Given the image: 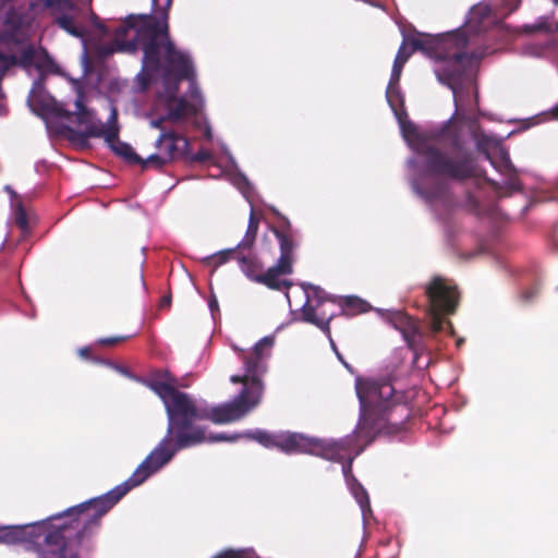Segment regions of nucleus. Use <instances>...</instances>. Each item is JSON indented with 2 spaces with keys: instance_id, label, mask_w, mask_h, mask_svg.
<instances>
[{
  "instance_id": "f257e3e1",
  "label": "nucleus",
  "mask_w": 558,
  "mask_h": 558,
  "mask_svg": "<svg viewBox=\"0 0 558 558\" xmlns=\"http://www.w3.org/2000/svg\"><path fill=\"white\" fill-rule=\"evenodd\" d=\"M113 48L105 53L114 51L135 52L143 50L142 76L143 87H147L151 76L163 71L166 80L173 78L175 84L182 80L193 83L195 73L190 57L178 50L170 39L167 15L161 23L150 14H130L121 26L116 29ZM178 86H174L175 94Z\"/></svg>"
},
{
  "instance_id": "f03ea898",
  "label": "nucleus",
  "mask_w": 558,
  "mask_h": 558,
  "mask_svg": "<svg viewBox=\"0 0 558 558\" xmlns=\"http://www.w3.org/2000/svg\"><path fill=\"white\" fill-rule=\"evenodd\" d=\"M411 421H359L353 434L339 440L308 437L300 433L277 434L276 448L282 452L307 453L330 461H342L347 453L359 456L377 438H392L409 428Z\"/></svg>"
},
{
  "instance_id": "7ed1b4c3",
  "label": "nucleus",
  "mask_w": 558,
  "mask_h": 558,
  "mask_svg": "<svg viewBox=\"0 0 558 558\" xmlns=\"http://www.w3.org/2000/svg\"><path fill=\"white\" fill-rule=\"evenodd\" d=\"M110 510V505L100 497L93 498L77 506L52 515L49 520H64L51 525L37 548L41 558H80L78 549L86 546L92 549L89 541L100 526L101 518Z\"/></svg>"
},
{
  "instance_id": "20e7f679",
  "label": "nucleus",
  "mask_w": 558,
  "mask_h": 558,
  "mask_svg": "<svg viewBox=\"0 0 558 558\" xmlns=\"http://www.w3.org/2000/svg\"><path fill=\"white\" fill-rule=\"evenodd\" d=\"M402 133L412 145L415 153L423 158L424 168L428 174L464 181L477 175V167L473 153L465 147L459 133L451 130L449 122L441 128L435 138L438 143L447 140L450 154L442 151L427 137L417 132L411 121H401Z\"/></svg>"
},
{
  "instance_id": "39448f33",
  "label": "nucleus",
  "mask_w": 558,
  "mask_h": 558,
  "mask_svg": "<svg viewBox=\"0 0 558 558\" xmlns=\"http://www.w3.org/2000/svg\"><path fill=\"white\" fill-rule=\"evenodd\" d=\"M274 342V337L266 336L250 354L243 349H235L243 361L245 374L232 375L230 380L242 384L243 389L232 401L210 408L208 413H204L205 418H241L259 403L264 390L260 377L266 373V360L270 356Z\"/></svg>"
},
{
  "instance_id": "423d86ee",
  "label": "nucleus",
  "mask_w": 558,
  "mask_h": 558,
  "mask_svg": "<svg viewBox=\"0 0 558 558\" xmlns=\"http://www.w3.org/2000/svg\"><path fill=\"white\" fill-rule=\"evenodd\" d=\"M408 41L412 51H421L430 59L444 61V64L435 70V74L441 84L452 90L458 106L465 63L470 61L466 53L469 39L465 33L457 31L444 36H408Z\"/></svg>"
},
{
  "instance_id": "0eeeda50",
  "label": "nucleus",
  "mask_w": 558,
  "mask_h": 558,
  "mask_svg": "<svg viewBox=\"0 0 558 558\" xmlns=\"http://www.w3.org/2000/svg\"><path fill=\"white\" fill-rule=\"evenodd\" d=\"M396 376H356L354 389L360 405L359 418H388L399 409H409L410 391L395 387Z\"/></svg>"
},
{
  "instance_id": "6e6552de",
  "label": "nucleus",
  "mask_w": 558,
  "mask_h": 558,
  "mask_svg": "<svg viewBox=\"0 0 558 558\" xmlns=\"http://www.w3.org/2000/svg\"><path fill=\"white\" fill-rule=\"evenodd\" d=\"M140 383L154 391L162 401L168 418H205L210 408L198 409L195 400L177 388V378L167 369L153 371Z\"/></svg>"
},
{
  "instance_id": "1a4fd4ad",
  "label": "nucleus",
  "mask_w": 558,
  "mask_h": 558,
  "mask_svg": "<svg viewBox=\"0 0 558 558\" xmlns=\"http://www.w3.org/2000/svg\"><path fill=\"white\" fill-rule=\"evenodd\" d=\"M282 221L280 228L271 227V231L279 243L280 256L275 265L264 270L263 276L257 278V283L288 294L293 282L287 277L293 272L294 250L298 244L290 221L287 218H283Z\"/></svg>"
},
{
  "instance_id": "9d476101",
  "label": "nucleus",
  "mask_w": 558,
  "mask_h": 558,
  "mask_svg": "<svg viewBox=\"0 0 558 558\" xmlns=\"http://www.w3.org/2000/svg\"><path fill=\"white\" fill-rule=\"evenodd\" d=\"M177 453L172 439L165 437L158 446L145 458V460L136 468L133 474L124 483L116 486L110 492L99 496L106 504L110 505V509L124 497L132 488L141 485L151 474L159 471L163 465L169 463Z\"/></svg>"
},
{
  "instance_id": "9b49d317",
  "label": "nucleus",
  "mask_w": 558,
  "mask_h": 558,
  "mask_svg": "<svg viewBox=\"0 0 558 558\" xmlns=\"http://www.w3.org/2000/svg\"><path fill=\"white\" fill-rule=\"evenodd\" d=\"M427 313L454 314L459 305L460 293L453 280L440 275L433 276L424 284Z\"/></svg>"
},
{
  "instance_id": "f8f14e48",
  "label": "nucleus",
  "mask_w": 558,
  "mask_h": 558,
  "mask_svg": "<svg viewBox=\"0 0 558 558\" xmlns=\"http://www.w3.org/2000/svg\"><path fill=\"white\" fill-rule=\"evenodd\" d=\"M168 436L175 450L201 444L206 439L205 430L195 421H168Z\"/></svg>"
},
{
  "instance_id": "ddd939ff",
  "label": "nucleus",
  "mask_w": 558,
  "mask_h": 558,
  "mask_svg": "<svg viewBox=\"0 0 558 558\" xmlns=\"http://www.w3.org/2000/svg\"><path fill=\"white\" fill-rule=\"evenodd\" d=\"M120 126L118 123V110L116 107L111 108L110 116L106 123V131L104 140L110 149L119 157H122L128 162L136 165L143 161V158L138 156L133 147L120 141L119 138Z\"/></svg>"
},
{
  "instance_id": "4468645a",
  "label": "nucleus",
  "mask_w": 558,
  "mask_h": 558,
  "mask_svg": "<svg viewBox=\"0 0 558 558\" xmlns=\"http://www.w3.org/2000/svg\"><path fill=\"white\" fill-rule=\"evenodd\" d=\"M388 320L402 333L408 347L412 351L416 352L420 349L423 339L418 324L402 311L391 312L388 315Z\"/></svg>"
},
{
  "instance_id": "2eb2a0df",
  "label": "nucleus",
  "mask_w": 558,
  "mask_h": 558,
  "mask_svg": "<svg viewBox=\"0 0 558 558\" xmlns=\"http://www.w3.org/2000/svg\"><path fill=\"white\" fill-rule=\"evenodd\" d=\"M189 141L175 131L162 132L156 141V147L172 161L187 153Z\"/></svg>"
},
{
  "instance_id": "dca6fc26",
  "label": "nucleus",
  "mask_w": 558,
  "mask_h": 558,
  "mask_svg": "<svg viewBox=\"0 0 558 558\" xmlns=\"http://www.w3.org/2000/svg\"><path fill=\"white\" fill-rule=\"evenodd\" d=\"M313 291L315 296L318 298L317 304L312 305L307 301L301 311L302 318L304 322L310 323L318 327L323 330L328 337H330V320L335 317V314H327L325 311H319L323 306V300L319 296V293L323 292L316 287H313Z\"/></svg>"
},
{
  "instance_id": "f3484780",
  "label": "nucleus",
  "mask_w": 558,
  "mask_h": 558,
  "mask_svg": "<svg viewBox=\"0 0 558 558\" xmlns=\"http://www.w3.org/2000/svg\"><path fill=\"white\" fill-rule=\"evenodd\" d=\"M415 191L429 204H441L450 207L453 197L447 182L437 180L429 185L415 186Z\"/></svg>"
},
{
  "instance_id": "a211bd4d",
  "label": "nucleus",
  "mask_w": 558,
  "mask_h": 558,
  "mask_svg": "<svg viewBox=\"0 0 558 558\" xmlns=\"http://www.w3.org/2000/svg\"><path fill=\"white\" fill-rule=\"evenodd\" d=\"M494 23L492 8L485 3L474 5L468 16L466 28L472 33H482Z\"/></svg>"
},
{
  "instance_id": "6ab92c4d",
  "label": "nucleus",
  "mask_w": 558,
  "mask_h": 558,
  "mask_svg": "<svg viewBox=\"0 0 558 558\" xmlns=\"http://www.w3.org/2000/svg\"><path fill=\"white\" fill-rule=\"evenodd\" d=\"M49 521L50 520L47 519V520H44V521H40L37 523H32V524L12 525L13 530L20 531V533H19L20 537H19V539H16V544L31 543V544L36 545L38 548L39 545L41 544L39 542L40 537H43V539H44L45 534L51 530L52 524H49L48 523Z\"/></svg>"
},
{
  "instance_id": "aec40b11",
  "label": "nucleus",
  "mask_w": 558,
  "mask_h": 558,
  "mask_svg": "<svg viewBox=\"0 0 558 558\" xmlns=\"http://www.w3.org/2000/svg\"><path fill=\"white\" fill-rule=\"evenodd\" d=\"M68 138L77 144L81 147L88 146V140L90 137L94 138H104L106 131V123H90L84 131H78L73 128H66Z\"/></svg>"
},
{
  "instance_id": "412c9836",
  "label": "nucleus",
  "mask_w": 558,
  "mask_h": 558,
  "mask_svg": "<svg viewBox=\"0 0 558 558\" xmlns=\"http://www.w3.org/2000/svg\"><path fill=\"white\" fill-rule=\"evenodd\" d=\"M235 259L240 264V268L243 274L253 282L257 283V278L263 276L264 265L263 263L251 252L241 251Z\"/></svg>"
},
{
  "instance_id": "4be33fe9",
  "label": "nucleus",
  "mask_w": 558,
  "mask_h": 558,
  "mask_svg": "<svg viewBox=\"0 0 558 558\" xmlns=\"http://www.w3.org/2000/svg\"><path fill=\"white\" fill-rule=\"evenodd\" d=\"M338 304L340 306L341 314L349 317L367 313L371 310L368 302L355 295L341 298Z\"/></svg>"
},
{
  "instance_id": "5701e85b",
  "label": "nucleus",
  "mask_w": 558,
  "mask_h": 558,
  "mask_svg": "<svg viewBox=\"0 0 558 558\" xmlns=\"http://www.w3.org/2000/svg\"><path fill=\"white\" fill-rule=\"evenodd\" d=\"M352 460L353 458H350L349 463L343 464L342 469L344 476L350 485L352 494L354 495L357 502L363 507L365 504H368V495L365 488L357 482V480L351 473Z\"/></svg>"
},
{
  "instance_id": "b1692460",
  "label": "nucleus",
  "mask_w": 558,
  "mask_h": 558,
  "mask_svg": "<svg viewBox=\"0 0 558 558\" xmlns=\"http://www.w3.org/2000/svg\"><path fill=\"white\" fill-rule=\"evenodd\" d=\"M413 52L414 51H412V47L410 46L407 36L403 38V41L399 47L393 61L391 75H393L395 81H400L403 66L408 62Z\"/></svg>"
},
{
  "instance_id": "393cba45",
  "label": "nucleus",
  "mask_w": 558,
  "mask_h": 558,
  "mask_svg": "<svg viewBox=\"0 0 558 558\" xmlns=\"http://www.w3.org/2000/svg\"><path fill=\"white\" fill-rule=\"evenodd\" d=\"M194 112L195 108L183 97L173 98V100L169 102L167 118L171 121H179L183 117Z\"/></svg>"
},
{
  "instance_id": "a878e982",
  "label": "nucleus",
  "mask_w": 558,
  "mask_h": 558,
  "mask_svg": "<svg viewBox=\"0 0 558 558\" xmlns=\"http://www.w3.org/2000/svg\"><path fill=\"white\" fill-rule=\"evenodd\" d=\"M3 24L5 29L1 38L5 41L13 40L22 26V17L14 9H10L5 14Z\"/></svg>"
},
{
  "instance_id": "bb28decb",
  "label": "nucleus",
  "mask_w": 558,
  "mask_h": 558,
  "mask_svg": "<svg viewBox=\"0 0 558 558\" xmlns=\"http://www.w3.org/2000/svg\"><path fill=\"white\" fill-rule=\"evenodd\" d=\"M259 227V220L255 217L254 213H251L247 229L245 232L244 238L242 241L238 244V248H242L243 251L252 252L256 235Z\"/></svg>"
},
{
  "instance_id": "cd10ccee",
  "label": "nucleus",
  "mask_w": 558,
  "mask_h": 558,
  "mask_svg": "<svg viewBox=\"0 0 558 558\" xmlns=\"http://www.w3.org/2000/svg\"><path fill=\"white\" fill-rule=\"evenodd\" d=\"M399 82L400 81H395L393 75H391L386 89L387 101L395 112L397 111L398 106H403V98L399 87Z\"/></svg>"
},
{
  "instance_id": "c85d7f7f",
  "label": "nucleus",
  "mask_w": 558,
  "mask_h": 558,
  "mask_svg": "<svg viewBox=\"0 0 558 558\" xmlns=\"http://www.w3.org/2000/svg\"><path fill=\"white\" fill-rule=\"evenodd\" d=\"M243 251L238 248V245L232 248L222 250L206 258V263L217 269L221 265L226 264L230 259H235V256Z\"/></svg>"
},
{
  "instance_id": "c756f323",
  "label": "nucleus",
  "mask_w": 558,
  "mask_h": 558,
  "mask_svg": "<svg viewBox=\"0 0 558 558\" xmlns=\"http://www.w3.org/2000/svg\"><path fill=\"white\" fill-rule=\"evenodd\" d=\"M57 25L64 29L66 33L75 37H83L84 31L77 26L74 19L68 14L60 15L56 19Z\"/></svg>"
},
{
  "instance_id": "7c9ffc66",
  "label": "nucleus",
  "mask_w": 558,
  "mask_h": 558,
  "mask_svg": "<svg viewBox=\"0 0 558 558\" xmlns=\"http://www.w3.org/2000/svg\"><path fill=\"white\" fill-rule=\"evenodd\" d=\"M9 57L14 59V65H20L22 68H29L34 63L35 49L33 46H28L22 50L20 56L9 54Z\"/></svg>"
},
{
  "instance_id": "2f4dec72",
  "label": "nucleus",
  "mask_w": 558,
  "mask_h": 558,
  "mask_svg": "<svg viewBox=\"0 0 558 558\" xmlns=\"http://www.w3.org/2000/svg\"><path fill=\"white\" fill-rule=\"evenodd\" d=\"M169 162H171L169 160V156H163L159 151L157 154H153V155L148 156L146 159H143V161L140 162L138 165H141L144 169L154 168V169L160 170Z\"/></svg>"
},
{
  "instance_id": "473e14b6",
  "label": "nucleus",
  "mask_w": 558,
  "mask_h": 558,
  "mask_svg": "<svg viewBox=\"0 0 558 558\" xmlns=\"http://www.w3.org/2000/svg\"><path fill=\"white\" fill-rule=\"evenodd\" d=\"M56 112H57V114L64 117L66 119L71 118L73 116V113L68 110L57 109ZM74 114L76 117V122L78 124L85 125V128H87L90 123H99L100 122V121H97V122L94 121V114L89 110L85 111V112H74Z\"/></svg>"
},
{
  "instance_id": "72a5a7b5",
  "label": "nucleus",
  "mask_w": 558,
  "mask_h": 558,
  "mask_svg": "<svg viewBox=\"0 0 558 558\" xmlns=\"http://www.w3.org/2000/svg\"><path fill=\"white\" fill-rule=\"evenodd\" d=\"M245 436L258 441L267 448L276 447L277 434H269L265 430H256L254 433H247Z\"/></svg>"
},
{
  "instance_id": "f704fd0d",
  "label": "nucleus",
  "mask_w": 558,
  "mask_h": 558,
  "mask_svg": "<svg viewBox=\"0 0 558 558\" xmlns=\"http://www.w3.org/2000/svg\"><path fill=\"white\" fill-rule=\"evenodd\" d=\"M19 530H13L12 525L0 526V544L12 545L16 544V539H19Z\"/></svg>"
},
{
  "instance_id": "c9c22d12",
  "label": "nucleus",
  "mask_w": 558,
  "mask_h": 558,
  "mask_svg": "<svg viewBox=\"0 0 558 558\" xmlns=\"http://www.w3.org/2000/svg\"><path fill=\"white\" fill-rule=\"evenodd\" d=\"M14 219L15 225L21 229L23 233L28 232L29 225H28V217L25 208L22 204H19L14 211Z\"/></svg>"
},
{
  "instance_id": "e433bc0d",
  "label": "nucleus",
  "mask_w": 558,
  "mask_h": 558,
  "mask_svg": "<svg viewBox=\"0 0 558 558\" xmlns=\"http://www.w3.org/2000/svg\"><path fill=\"white\" fill-rule=\"evenodd\" d=\"M432 322H430V328L434 332H439L444 329L445 319L444 316H447L448 314L445 313H428Z\"/></svg>"
},
{
  "instance_id": "4c0bfd02",
  "label": "nucleus",
  "mask_w": 558,
  "mask_h": 558,
  "mask_svg": "<svg viewBox=\"0 0 558 558\" xmlns=\"http://www.w3.org/2000/svg\"><path fill=\"white\" fill-rule=\"evenodd\" d=\"M43 3L47 9L64 10L72 8L71 0H43Z\"/></svg>"
},
{
  "instance_id": "58836bf2",
  "label": "nucleus",
  "mask_w": 558,
  "mask_h": 558,
  "mask_svg": "<svg viewBox=\"0 0 558 558\" xmlns=\"http://www.w3.org/2000/svg\"><path fill=\"white\" fill-rule=\"evenodd\" d=\"M215 558H252V556L246 550L227 549L217 555Z\"/></svg>"
},
{
  "instance_id": "ea45409f",
  "label": "nucleus",
  "mask_w": 558,
  "mask_h": 558,
  "mask_svg": "<svg viewBox=\"0 0 558 558\" xmlns=\"http://www.w3.org/2000/svg\"><path fill=\"white\" fill-rule=\"evenodd\" d=\"M129 336H114V337H105L97 340V343L102 347H114L125 340H128Z\"/></svg>"
},
{
  "instance_id": "a19ab883",
  "label": "nucleus",
  "mask_w": 558,
  "mask_h": 558,
  "mask_svg": "<svg viewBox=\"0 0 558 558\" xmlns=\"http://www.w3.org/2000/svg\"><path fill=\"white\" fill-rule=\"evenodd\" d=\"M14 66V59L10 58L9 54L0 52V81L3 78L7 71Z\"/></svg>"
},
{
  "instance_id": "79ce46f5",
  "label": "nucleus",
  "mask_w": 558,
  "mask_h": 558,
  "mask_svg": "<svg viewBox=\"0 0 558 558\" xmlns=\"http://www.w3.org/2000/svg\"><path fill=\"white\" fill-rule=\"evenodd\" d=\"M211 159V154L207 150H199L192 156L191 160L194 162H205Z\"/></svg>"
},
{
  "instance_id": "37998d69",
  "label": "nucleus",
  "mask_w": 558,
  "mask_h": 558,
  "mask_svg": "<svg viewBox=\"0 0 558 558\" xmlns=\"http://www.w3.org/2000/svg\"><path fill=\"white\" fill-rule=\"evenodd\" d=\"M167 120H169V119L167 118V116H165V117H160V118H158V119H154V120H151V121H150V125H151L153 128H155V129H159V130L161 131V133H162V132H168V131H167V130H165V128H163V123H165Z\"/></svg>"
},
{
  "instance_id": "c03bdc74",
  "label": "nucleus",
  "mask_w": 558,
  "mask_h": 558,
  "mask_svg": "<svg viewBox=\"0 0 558 558\" xmlns=\"http://www.w3.org/2000/svg\"><path fill=\"white\" fill-rule=\"evenodd\" d=\"M209 440H213V441H221V440H235L238 438L236 435L234 436H228L226 434H217V435H210L209 437Z\"/></svg>"
},
{
  "instance_id": "a18cd8bd",
  "label": "nucleus",
  "mask_w": 558,
  "mask_h": 558,
  "mask_svg": "<svg viewBox=\"0 0 558 558\" xmlns=\"http://www.w3.org/2000/svg\"><path fill=\"white\" fill-rule=\"evenodd\" d=\"M78 355H80L82 359L90 360V359L93 357V351H92V348H89V347H83V348H80V349H78Z\"/></svg>"
},
{
  "instance_id": "49530a36",
  "label": "nucleus",
  "mask_w": 558,
  "mask_h": 558,
  "mask_svg": "<svg viewBox=\"0 0 558 558\" xmlns=\"http://www.w3.org/2000/svg\"><path fill=\"white\" fill-rule=\"evenodd\" d=\"M466 205L471 210H477L478 209V202L476 198L471 195L470 193L466 196Z\"/></svg>"
},
{
  "instance_id": "de8ad7c7",
  "label": "nucleus",
  "mask_w": 558,
  "mask_h": 558,
  "mask_svg": "<svg viewBox=\"0 0 558 558\" xmlns=\"http://www.w3.org/2000/svg\"><path fill=\"white\" fill-rule=\"evenodd\" d=\"M75 112H85V111H88V109L85 107L82 98H77L76 101H75Z\"/></svg>"
},
{
  "instance_id": "09e8293b",
  "label": "nucleus",
  "mask_w": 558,
  "mask_h": 558,
  "mask_svg": "<svg viewBox=\"0 0 558 558\" xmlns=\"http://www.w3.org/2000/svg\"><path fill=\"white\" fill-rule=\"evenodd\" d=\"M171 304V295H163L160 300L159 306L160 307H170Z\"/></svg>"
},
{
  "instance_id": "8fccbe9b",
  "label": "nucleus",
  "mask_w": 558,
  "mask_h": 558,
  "mask_svg": "<svg viewBox=\"0 0 558 558\" xmlns=\"http://www.w3.org/2000/svg\"><path fill=\"white\" fill-rule=\"evenodd\" d=\"M331 344H332V347H333V350H335V351H336V353H337L338 359L341 361V363L345 366V368H348L349 371H351V372H352V367L350 366V364H349V363H347V362L343 360L342 355L337 351L335 343H333V342H331Z\"/></svg>"
},
{
  "instance_id": "3c124183",
  "label": "nucleus",
  "mask_w": 558,
  "mask_h": 558,
  "mask_svg": "<svg viewBox=\"0 0 558 558\" xmlns=\"http://www.w3.org/2000/svg\"><path fill=\"white\" fill-rule=\"evenodd\" d=\"M550 114H551L553 119L558 120V104L551 108Z\"/></svg>"
},
{
  "instance_id": "603ef678",
  "label": "nucleus",
  "mask_w": 558,
  "mask_h": 558,
  "mask_svg": "<svg viewBox=\"0 0 558 558\" xmlns=\"http://www.w3.org/2000/svg\"><path fill=\"white\" fill-rule=\"evenodd\" d=\"M209 307H210V311L214 312L215 310L218 308V303L216 300H211L209 301Z\"/></svg>"
},
{
  "instance_id": "864d4df0",
  "label": "nucleus",
  "mask_w": 558,
  "mask_h": 558,
  "mask_svg": "<svg viewBox=\"0 0 558 558\" xmlns=\"http://www.w3.org/2000/svg\"><path fill=\"white\" fill-rule=\"evenodd\" d=\"M439 423H440V421L435 420L434 424H428V428L436 429V428H438Z\"/></svg>"
},
{
  "instance_id": "5fc2aeb1",
  "label": "nucleus",
  "mask_w": 558,
  "mask_h": 558,
  "mask_svg": "<svg viewBox=\"0 0 558 558\" xmlns=\"http://www.w3.org/2000/svg\"><path fill=\"white\" fill-rule=\"evenodd\" d=\"M40 87H41V84L39 82H35L34 86L32 88V94H35L36 89L40 88Z\"/></svg>"
},
{
  "instance_id": "6e6d98bb",
  "label": "nucleus",
  "mask_w": 558,
  "mask_h": 558,
  "mask_svg": "<svg viewBox=\"0 0 558 558\" xmlns=\"http://www.w3.org/2000/svg\"><path fill=\"white\" fill-rule=\"evenodd\" d=\"M485 156H486V158L490 161V163H492L494 167H496V166H495V163H494V161H493V159H492V157H490V155H489L488 153H485Z\"/></svg>"
},
{
  "instance_id": "4d7b16f0",
  "label": "nucleus",
  "mask_w": 558,
  "mask_h": 558,
  "mask_svg": "<svg viewBox=\"0 0 558 558\" xmlns=\"http://www.w3.org/2000/svg\"><path fill=\"white\" fill-rule=\"evenodd\" d=\"M98 28H99L101 32H104V33H106V32H107V28H106V26H105L104 24H99V25H98Z\"/></svg>"
},
{
  "instance_id": "13d9d810",
  "label": "nucleus",
  "mask_w": 558,
  "mask_h": 558,
  "mask_svg": "<svg viewBox=\"0 0 558 558\" xmlns=\"http://www.w3.org/2000/svg\"><path fill=\"white\" fill-rule=\"evenodd\" d=\"M518 5H519V4H518V3H515V4H514L510 10H509V12L514 11V10L518 8Z\"/></svg>"
},
{
  "instance_id": "bf43d9fd",
  "label": "nucleus",
  "mask_w": 558,
  "mask_h": 558,
  "mask_svg": "<svg viewBox=\"0 0 558 558\" xmlns=\"http://www.w3.org/2000/svg\"><path fill=\"white\" fill-rule=\"evenodd\" d=\"M11 0H0V4H4L7 2H10Z\"/></svg>"
},
{
  "instance_id": "052dcab7",
  "label": "nucleus",
  "mask_w": 558,
  "mask_h": 558,
  "mask_svg": "<svg viewBox=\"0 0 558 558\" xmlns=\"http://www.w3.org/2000/svg\"><path fill=\"white\" fill-rule=\"evenodd\" d=\"M215 423H227L228 421H222V420H219V421H214Z\"/></svg>"
},
{
  "instance_id": "680f3d73",
  "label": "nucleus",
  "mask_w": 558,
  "mask_h": 558,
  "mask_svg": "<svg viewBox=\"0 0 558 558\" xmlns=\"http://www.w3.org/2000/svg\"><path fill=\"white\" fill-rule=\"evenodd\" d=\"M171 0H167V5L170 7Z\"/></svg>"
},
{
  "instance_id": "e2e57ef3",
  "label": "nucleus",
  "mask_w": 558,
  "mask_h": 558,
  "mask_svg": "<svg viewBox=\"0 0 558 558\" xmlns=\"http://www.w3.org/2000/svg\"><path fill=\"white\" fill-rule=\"evenodd\" d=\"M141 281L144 282V276L141 274Z\"/></svg>"
},
{
  "instance_id": "0e129e2a",
  "label": "nucleus",
  "mask_w": 558,
  "mask_h": 558,
  "mask_svg": "<svg viewBox=\"0 0 558 558\" xmlns=\"http://www.w3.org/2000/svg\"><path fill=\"white\" fill-rule=\"evenodd\" d=\"M512 187L513 189H518L517 184L515 183H512Z\"/></svg>"
}]
</instances>
